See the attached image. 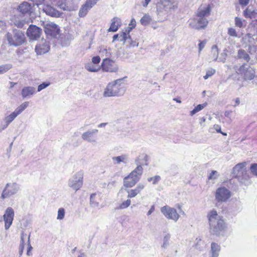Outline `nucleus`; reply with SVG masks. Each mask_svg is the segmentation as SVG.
<instances>
[{
  "label": "nucleus",
  "instance_id": "obj_2",
  "mask_svg": "<svg viewBox=\"0 0 257 257\" xmlns=\"http://www.w3.org/2000/svg\"><path fill=\"white\" fill-rule=\"evenodd\" d=\"M246 163L242 162L236 164L232 169L233 177L238 181L246 185L250 183V176L246 170Z\"/></svg>",
  "mask_w": 257,
  "mask_h": 257
},
{
  "label": "nucleus",
  "instance_id": "obj_21",
  "mask_svg": "<svg viewBox=\"0 0 257 257\" xmlns=\"http://www.w3.org/2000/svg\"><path fill=\"white\" fill-rule=\"evenodd\" d=\"M243 15L246 18L254 19L257 22V10L252 6H248L243 12Z\"/></svg>",
  "mask_w": 257,
  "mask_h": 257
},
{
  "label": "nucleus",
  "instance_id": "obj_9",
  "mask_svg": "<svg viewBox=\"0 0 257 257\" xmlns=\"http://www.w3.org/2000/svg\"><path fill=\"white\" fill-rule=\"evenodd\" d=\"M20 189L19 185L15 182L7 183L3 190L1 198L2 199L8 198L12 195L16 194Z\"/></svg>",
  "mask_w": 257,
  "mask_h": 257
},
{
  "label": "nucleus",
  "instance_id": "obj_16",
  "mask_svg": "<svg viewBox=\"0 0 257 257\" xmlns=\"http://www.w3.org/2000/svg\"><path fill=\"white\" fill-rule=\"evenodd\" d=\"M14 215L15 212L14 209L11 207H8L6 209L5 214L3 215V218L5 221V228L6 230L9 229L12 224Z\"/></svg>",
  "mask_w": 257,
  "mask_h": 257
},
{
  "label": "nucleus",
  "instance_id": "obj_54",
  "mask_svg": "<svg viewBox=\"0 0 257 257\" xmlns=\"http://www.w3.org/2000/svg\"><path fill=\"white\" fill-rule=\"evenodd\" d=\"M218 176V172L216 171H212L208 177V179L215 180L217 178Z\"/></svg>",
  "mask_w": 257,
  "mask_h": 257
},
{
  "label": "nucleus",
  "instance_id": "obj_6",
  "mask_svg": "<svg viewBox=\"0 0 257 257\" xmlns=\"http://www.w3.org/2000/svg\"><path fill=\"white\" fill-rule=\"evenodd\" d=\"M28 106L29 102H24L16 108L10 114L6 116L4 119L5 123L2 125V130L6 128L9 124L12 122L19 114H20Z\"/></svg>",
  "mask_w": 257,
  "mask_h": 257
},
{
  "label": "nucleus",
  "instance_id": "obj_50",
  "mask_svg": "<svg viewBox=\"0 0 257 257\" xmlns=\"http://www.w3.org/2000/svg\"><path fill=\"white\" fill-rule=\"evenodd\" d=\"M243 21L240 18L235 17V25L236 27L241 28L243 27Z\"/></svg>",
  "mask_w": 257,
  "mask_h": 257
},
{
  "label": "nucleus",
  "instance_id": "obj_40",
  "mask_svg": "<svg viewBox=\"0 0 257 257\" xmlns=\"http://www.w3.org/2000/svg\"><path fill=\"white\" fill-rule=\"evenodd\" d=\"M126 32H121L119 34L114 35L113 36V41H115L117 40L120 42H123V40L125 39V37H126Z\"/></svg>",
  "mask_w": 257,
  "mask_h": 257
},
{
  "label": "nucleus",
  "instance_id": "obj_42",
  "mask_svg": "<svg viewBox=\"0 0 257 257\" xmlns=\"http://www.w3.org/2000/svg\"><path fill=\"white\" fill-rule=\"evenodd\" d=\"M131 201L130 198H128L127 200L123 201L119 206L118 208L120 209H123L127 208L131 205Z\"/></svg>",
  "mask_w": 257,
  "mask_h": 257
},
{
  "label": "nucleus",
  "instance_id": "obj_3",
  "mask_svg": "<svg viewBox=\"0 0 257 257\" xmlns=\"http://www.w3.org/2000/svg\"><path fill=\"white\" fill-rule=\"evenodd\" d=\"M8 44L11 46H19L23 44L25 41V35L22 31L13 30L12 33L8 32L6 35Z\"/></svg>",
  "mask_w": 257,
  "mask_h": 257
},
{
  "label": "nucleus",
  "instance_id": "obj_32",
  "mask_svg": "<svg viewBox=\"0 0 257 257\" xmlns=\"http://www.w3.org/2000/svg\"><path fill=\"white\" fill-rule=\"evenodd\" d=\"M237 57L239 59H242L244 61L248 62L250 60V56L243 49H239L237 54Z\"/></svg>",
  "mask_w": 257,
  "mask_h": 257
},
{
  "label": "nucleus",
  "instance_id": "obj_51",
  "mask_svg": "<svg viewBox=\"0 0 257 257\" xmlns=\"http://www.w3.org/2000/svg\"><path fill=\"white\" fill-rule=\"evenodd\" d=\"M28 236H27L26 233H25L23 232L21 235V242L20 245H23L25 246V241L27 240H28Z\"/></svg>",
  "mask_w": 257,
  "mask_h": 257
},
{
  "label": "nucleus",
  "instance_id": "obj_28",
  "mask_svg": "<svg viewBox=\"0 0 257 257\" xmlns=\"http://www.w3.org/2000/svg\"><path fill=\"white\" fill-rule=\"evenodd\" d=\"M211 8L209 5L201 7L198 10L197 16L200 17L206 18L209 16Z\"/></svg>",
  "mask_w": 257,
  "mask_h": 257
},
{
  "label": "nucleus",
  "instance_id": "obj_8",
  "mask_svg": "<svg viewBox=\"0 0 257 257\" xmlns=\"http://www.w3.org/2000/svg\"><path fill=\"white\" fill-rule=\"evenodd\" d=\"M136 164L138 165L136 168L131 173V175L136 176L140 179L143 174V168L142 165H148V156L143 154L140 155L135 160Z\"/></svg>",
  "mask_w": 257,
  "mask_h": 257
},
{
  "label": "nucleus",
  "instance_id": "obj_58",
  "mask_svg": "<svg viewBox=\"0 0 257 257\" xmlns=\"http://www.w3.org/2000/svg\"><path fill=\"white\" fill-rule=\"evenodd\" d=\"M99 1L100 0H86L85 3L93 8Z\"/></svg>",
  "mask_w": 257,
  "mask_h": 257
},
{
  "label": "nucleus",
  "instance_id": "obj_12",
  "mask_svg": "<svg viewBox=\"0 0 257 257\" xmlns=\"http://www.w3.org/2000/svg\"><path fill=\"white\" fill-rule=\"evenodd\" d=\"M231 196L230 191L224 187L217 189L215 194V200L218 202H224L227 201Z\"/></svg>",
  "mask_w": 257,
  "mask_h": 257
},
{
  "label": "nucleus",
  "instance_id": "obj_52",
  "mask_svg": "<svg viewBox=\"0 0 257 257\" xmlns=\"http://www.w3.org/2000/svg\"><path fill=\"white\" fill-rule=\"evenodd\" d=\"M50 85V82H44L41 84H40L38 87V90L37 91L38 92L41 91L43 89L46 88L48 86H49Z\"/></svg>",
  "mask_w": 257,
  "mask_h": 257
},
{
  "label": "nucleus",
  "instance_id": "obj_18",
  "mask_svg": "<svg viewBox=\"0 0 257 257\" xmlns=\"http://www.w3.org/2000/svg\"><path fill=\"white\" fill-rule=\"evenodd\" d=\"M41 29L35 25H30L27 31L28 37L32 40H35L40 37Z\"/></svg>",
  "mask_w": 257,
  "mask_h": 257
},
{
  "label": "nucleus",
  "instance_id": "obj_20",
  "mask_svg": "<svg viewBox=\"0 0 257 257\" xmlns=\"http://www.w3.org/2000/svg\"><path fill=\"white\" fill-rule=\"evenodd\" d=\"M50 49V46L49 43L44 40L42 41L36 46L35 51L37 54L41 55L45 54L49 51Z\"/></svg>",
  "mask_w": 257,
  "mask_h": 257
},
{
  "label": "nucleus",
  "instance_id": "obj_63",
  "mask_svg": "<svg viewBox=\"0 0 257 257\" xmlns=\"http://www.w3.org/2000/svg\"><path fill=\"white\" fill-rule=\"evenodd\" d=\"M136 26V22L134 19H132L129 24L128 26H131L132 28H134Z\"/></svg>",
  "mask_w": 257,
  "mask_h": 257
},
{
  "label": "nucleus",
  "instance_id": "obj_64",
  "mask_svg": "<svg viewBox=\"0 0 257 257\" xmlns=\"http://www.w3.org/2000/svg\"><path fill=\"white\" fill-rule=\"evenodd\" d=\"M33 2L35 5H39L42 4L45 0H31Z\"/></svg>",
  "mask_w": 257,
  "mask_h": 257
},
{
  "label": "nucleus",
  "instance_id": "obj_49",
  "mask_svg": "<svg viewBox=\"0 0 257 257\" xmlns=\"http://www.w3.org/2000/svg\"><path fill=\"white\" fill-rule=\"evenodd\" d=\"M251 174L257 177V163L252 164L250 167Z\"/></svg>",
  "mask_w": 257,
  "mask_h": 257
},
{
  "label": "nucleus",
  "instance_id": "obj_24",
  "mask_svg": "<svg viewBox=\"0 0 257 257\" xmlns=\"http://www.w3.org/2000/svg\"><path fill=\"white\" fill-rule=\"evenodd\" d=\"M145 188V185L142 183L138 184L137 187L134 189H126L127 193V198H132L135 197L137 195L140 193L142 190Z\"/></svg>",
  "mask_w": 257,
  "mask_h": 257
},
{
  "label": "nucleus",
  "instance_id": "obj_57",
  "mask_svg": "<svg viewBox=\"0 0 257 257\" xmlns=\"http://www.w3.org/2000/svg\"><path fill=\"white\" fill-rule=\"evenodd\" d=\"M213 128H214V130H216V131L217 133H221V134H222L224 136H226L227 135L226 133H223V132H221V126L219 125H218V124H214V126H213Z\"/></svg>",
  "mask_w": 257,
  "mask_h": 257
},
{
  "label": "nucleus",
  "instance_id": "obj_61",
  "mask_svg": "<svg viewBox=\"0 0 257 257\" xmlns=\"http://www.w3.org/2000/svg\"><path fill=\"white\" fill-rule=\"evenodd\" d=\"M239 1V4L242 6V7H245L246 6L248 3L249 0H238Z\"/></svg>",
  "mask_w": 257,
  "mask_h": 257
},
{
  "label": "nucleus",
  "instance_id": "obj_39",
  "mask_svg": "<svg viewBox=\"0 0 257 257\" xmlns=\"http://www.w3.org/2000/svg\"><path fill=\"white\" fill-rule=\"evenodd\" d=\"M99 54L101 57H105L108 58L111 56L110 49L101 48L99 51Z\"/></svg>",
  "mask_w": 257,
  "mask_h": 257
},
{
  "label": "nucleus",
  "instance_id": "obj_33",
  "mask_svg": "<svg viewBox=\"0 0 257 257\" xmlns=\"http://www.w3.org/2000/svg\"><path fill=\"white\" fill-rule=\"evenodd\" d=\"M211 250L212 257H218L220 250V247L217 243L213 242L211 244Z\"/></svg>",
  "mask_w": 257,
  "mask_h": 257
},
{
  "label": "nucleus",
  "instance_id": "obj_38",
  "mask_svg": "<svg viewBox=\"0 0 257 257\" xmlns=\"http://www.w3.org/2000/svg\"><path fill=\"white\" fill-rule=\"evenodd\" d=\"M96 194L95 193L92 194L90 197V204L92 207H97L99 205V202L96 200Z\"/></svg>",
  "mask_w": 257,
  "mask_h": 257
},
{
  "label": "nucleus",
  "instance_id": "obj_7",
  "mask_svg": "<svg viewBox=\"0 0 257 257\" xmlns=\"http://www.w3.org/2000/svg\"><path fill=\"white\" fill-rule=\"evenodd\" d=\"M236 72L245 80H251L255 76L254 69L247 63H243L240 66Z\"/></svg>",
  "mask_w": 257,
  "mask_h": 257
},
{
  "label": "nucleus",
  "instance_id": "obj_10",
  "mask_svg": "<svg viewBox=\"0 0 257 257\" xmlns=\"http://www.w3.org/2000/svg\"><path fill=\"white\" fill-rule=\"evenodd\" d=\"M160 210L164 216L168 219H171L176 222L180 218V216L178 213L176 209L168 205L161 207Z\"/></svg>",
  "mask_w": 257,
  "mask_h": 257
},
{
  "label": "nucleus",
  "instance_id": "obj_4",
  "mask_svg": "<svg viewBox=\"0 0 257 257\" xmlns=\"http://www.w3.org/2000/svg\"><path fill=\"white\" fill-rule=\"evenodd\" d=\"M126 77H124L123 78L118 79L109 82L105 88L103 95L104 97H111L121 94V82Z\"/></svg>",
  "mask_w": 257,
  "mask_h": 257
},
{
  "label": "nucleus",
  "instance_id": "obj_44",
  "mask_svg": "<svg viewBox=\"0 0 257 257\" xmlns=\"http://www.w3.org/2000/svg\"><path fill=\"white\" fill-rule=\"evenodd\" d=\"M65 211L63 208H60L58 209L57 219L62 220L65 216Z\"/></svg>",
  "mask_w": 257,
  "mask_h": 257
},
{
  "label": "nucleus",
  "instance_id": "obj_1",
  "mask_svg": "<svg viewBox=\"0 0 257 257\" xmlns=\"http://www.w3.org/2000/svg\"><path fill=\"white\" fill-rule=\"evenodd\" d=\"M209 223L210 232L212 233L217 234L223 230L225 227L224 220L214 210L210 211L207 215Z\"/></svg>",
  "mask_w": 257,
  "mask_h": 257
},
{
  "label": "nucleus",
  "instance_id": "obj_45",
  "mask_svg": "<svg viewBox=\"0 0 257 257\" xmlns=\"http://www.w3.org/2000/svg\"><path fill=\"white\" fill-rule=\"evenodd\" d=\"M170 238V234H167L164 236L163 238V243L162 245V247L166 248L168 246Z\"/></svg>",
  "mask_w": 257,
  "mask_h": 257
},
{
  "label": "nucleus",
  "instance_id": "obj_5",
  "mask_svg": "<svg viewBox=\"0 0 257 257\" xmlns=\"http://www.w3.org/2000/svg\"><path fill=\"white\" fill-rule=\"evenodd\" d=\"M83 177L84 171L82 170L77 171L68 180V186L76 191H78L83 185Z\"/></svg>",
  "mask_w": 257,
  "mask_h": 257
},
{
  "label": "nucleus",
  "instance_id": "obj_36",
  "mask_svg": "<svg viewBox=\"0 0 257 257\" xmlns=\"http://www.w3.org/2000/svg\"><path fill=\"white\" fill-rule=\"evenodd\" d=\"M207 105V102H205L203 104H198L197 106H196L190 112V115L191 116L194 115L197 112L202 110L204 107H205Z\"/></svg>",
  "mask_w": 257,
  "mask_h": 257
},
{
  "label": "nucleus",
  "instance_id": "obj_53",
  "mask_svg": "<svg viewBox=\"0 0 257 257\" xmlns=\"http://www.w3.org/2000/svg\"><path fill=\"white\" fill-rule=\"evenodd\" d=\"M228 34L231 37H237V34L235 29L230 28L228 30Z\"/></svg>",
  "mask_w": 257,
  "mask_h": 257
},
{
  "label": "nucleus",
  "instance_id": "obj_25",
  "mask_svg": "<svg viewBox=\"0 0 257 257\" xmlns=\"http://www.w3.org/2000/svg\"><path fill=\"white\" fill-rule=\"evenodd\" d=\"M113 164L115 165H119L121 163L127 164L130 162L129 155L126 154L120 156L113 157L112 158Z\"/></svg>",
  "mask_w": 257,
  "mask_h": 257
},
{
  "label": "nucleus",
  "instance_id": "obj_34",
  "mask_svg": "<svg viewBox=\"0 0 257 257\" xmlns=\"http://www.w3.org/2000/svg\"><path fill=\"white\" fill-rule=\"evenodd\" d=\"M219 50L216 45H213L211 47L210 58L213 61H217L218 58Z\"/></svg>",
  "mask_w": 257,
  "mask_h": 257
},
{
  "label": "nucleus",
  "instance_id": "obj_29",
  "mask_svg": "<svg viewBox=\"0 0 257 257\" xmlns=\"http://www.w3.org/2000/svg\"><path fill=\"white\" fill-rule=\"evenodd\" d=\"M121 22L119 18L115 17L111 20V24L110 28L108 29V32H116L118 28L121 26Z\"/></svg>",
  "mask_w": 257,
  "mask_h": 257
},
{
  "label": "nucleus",
  "instance_id": "obj_43",
  "mask_svg": "<svg viewBox=\"0 0 257 257\" xmlns=\"http://www.w3.org/2000/svg\"><path fill=\"white\" fill-rule=\"evenodd\" d=\"M148 181L149 182H152V184L154 185L157 184L161 180V177L158 175H156L153 177H149L148 178Z\"/></svg>",
  "mask_w": 257,
  "mask_h": 257
},
{
  "label": "nucleus",
  "instance_id": "obj_27",
  "mask_svg": "<svg viewBox=\"0 0 257 257\" xmlns=\"http://www.w3.org/2000/svg\"><path fill=\"white\" fill-rule=\"evenodd\" d=\"M36 92V89L32 86H25L23 88L21 91V95L23 98L31 97Z\"/></svg>",
  "mask_w": 257,
  "mask_h": 257
},
{
  "label": "nucleus",
  "instance_id": "obj_14",
  "mask_svg": "<svg viewBox=\"0 0 257 257\" xmlns=\"http://www.w3.org/2000/svg\"><path fill=\"white\" fill-rule=\"evenodd\" d=\"M57 6L63 11H75L77 7L75 0H58Z\"/></svg>",
  "mask_w": 257,
  "mask_h": 257
},
{
  "label": "nucleus",
  "instance_id": "obj_37",
  "mask_svg": "<svg viewBox=\"0 0 257 257\" xmlns=\"http://www.w3.org/2000/svg\"><path fill=\"white\" fill-rule=\"evenodd\" d=\"M152 21L151 17L148 15L145 14L140 20L141 24L143 26H147L149 25Z\"/></svg>",
  "mask_w": 257,
  "mask_h": 257
},
{
  "label": "nucleus",
  "instance_id": "obj_56",
  "mask_svg": "<svg viewBox=\"0 0 257 257\" xmlns=\"http://www.w3.org/2000/svg\"><path fill=\"white\" fill-rule=\"evenodd\" d=\"M30 235H29L28 236V241H27V243H28V250H27V254L29 256L31 255V253H30V251L32 249L33 247L32 246H31V244H30Z\"/></svg>",
  "mask_w": 257,
  "mask_h": 257
},
{
  "label": "nucleus",
  "instance_id": "obj_55",
  "mask_svg": "<svg viewBox=\"0 0 257 257\" xmlns=\"http://www.w3.org/2000/svg\"><path fill=\"white\" fill-rule=\"evenodd\" d=\"M248 50L249 51V52L251 54L252 53L255 52L257 50V47L253 45V44L251 45H248Z\"/></svg>",
  "mask_w": 257,
  "mask_h": 257
},
{
  "label": "nucleus",
  "instance_id": "obj_60",
  "mask_svg": "<svg viewBox=\"0 0 257 257\" xmlns=\"http://www.w3.org/2000/svg\"><path fill=\"white\" fill-rule=\"evenodd\" d=\"M100 61V58L99 56L93 57L92 59V62L93 64L97 65L99 63Z\"/></svg>",
  "mask_w": 257,
  "mask_h": 257
},
{
  "label": "nucleus",
  "instance_id": "obj_22",
  "mask_svg": "<svg viewBox=\"0 0 257 257\" xmlns=\"http://www.w3.org/2000/svg\"><path fill=\"white\" fill-rule=\"evenodd\" d=\"M139 180L138 177L134 175L132 176L130 173L127 176L124 178L123 186L126 188H131L134 186Z\"/></svg>",
  "mask_w": 257,
  "mask_h": 257
},
{
  "label": "nucleus",
  "instance_id": "obj_48",
  "mask_svg": "<svg viewBox=\"0 0 257 257\" xmlns=\"http://www.w3.org/2000/svg\"><path fill=\"white\" fill-rule=\"evenodd\" d=\"M11 67L8 64L0 65V74L6 73L11 68Z\"/></svg>",
  "mask_w": 257,
  "mask_h": 257
},
{
  "label": "nucleus",
  "instance_id": "obj_31",
  "mask_svg": "<svg viewBox=\"0 0 257 257\" xmlns=\"http://www.w3.org/2000/svg\"><path fill=\"white\" fill-rule=\"evenodd\" d=\"M126 37L123 40V43L125 44L128 47H138L139 43L136 40H133L130 35L126 33Z\"/></svg>",
  "mask_w": 257,
  "mask_h": 257
},
{
  "label": "nucleus",
  "instance_id": "obj_11",
  "mask_svg": "<svg viewBox=\"0 0 257 257\" xmlns=\"http://www.w3.org/2000/svg\"><path fill=\"white\" fill-rule=\"evenodd\" d=\"M208 21L206 18H203L197 16L196 18L190 19L189 21V26L190 28L196 30L205 28L208 25Z\"/></svg>",
  "mask_w": 257,
  "mask_h": 257
},
{
  "label": "nucleus",
  "instance_id": "obj_46",
  "mask_svg": "<svg viewBox=\"0 0 257 257\" xmlns=\"http://www.w3.org/2000/svg\"><path fill=\"white\" fill-rule=\"evenodd\" d=\"M227 56V51L226 50H224L220 54V57L218 58L219 61L224 63L226 60Z\"/></svg>",
  "mask_w": 257,
  "mask_h": 257
},
{
  "label": "nucleus",
  "instance_id": "obj_23",
  "mask_svg": "<svg viewBox=\"0 0 257 257\" xmlns=\"http://www.w3.org/2000/svg\"><path fill=\"white\" fill-rule=\"evenodd\" d=\"M43 11L47 15L53 17H59L62 14L61 12L49 5H44L43 8Z\"/></svg>",
  "mask_w": 257,
  "mask_h": 257
},
{
  "label": "nucleus",
  "instance_id": "obj_15",
  "mask_svg": "<svg viewBox=\"0 0 257 257\" xmlns=\"http://www.w3.org/2000/svg\"><path fill=\"white\" fill-rule=\"evenodd\" d=\"M44 31L47 36L56 38L59 34V29L58 26L54 23L48 22L44 24Z\"/></svg>",
  "mask_w": 257,
  "mask_h": 257
},
{
  "label": "nucleus",
  "instance_id": "obj_62",
  "mask_svg": "<svg viewBox=\"0 0 257 257\" xmlns=\"http://www.w3.org/2000/svg\"><path fill=\"white\" fill-rule=\"evenodd\" d=\"M151 1L152 0H144L142 2L141 4L144 8H147Z\"/></svg>",
  "mask_w": 257,
  "mask_h": 257
},
{
  "label": "nucleus",
  "instance_id": "obj_41",
  "mask_svg": "<svg viewBox=\"0 0 257 257\" xmlns=\"http://www.w3.org/2000/svg\"><path fill=\"white\" fill-rule=\"evenodd\" d=\"M85 68L90 72H96L100 69V67L93 64H88L85 66Z\"/></svg>",
  "mask_w": 257,
  "mask_h": 257
},
{
  "label": "nucleus",
  "instance_id": "obj_59",
  "mask_svg": "<svg viewBox=\"0 0 257 257\" xmlns=\"http://www.w3.org/2000/svg\"><path fill=\"white\" fill-rule=\"evenodd\" d=\"M207 43V41L204 40L202 41H200L199 44V52L202 51V50L204 48Z\"/></svg>",
  "mask_w": 257,
  "mask_h": 257
},
{
  "label": "nucleus",
  "instance_id": "obj_26",
  "mask_svg": "<svg viewBox=\"0 0 257 257\" xmlns=\"http://www.w3.org/2000/svg\"><path fill=\"white\" fill-rule=\"evenodd\" d=\"M32 7L31 5L26 2L21 4L18 7L17 10L22 14H30Z\"/></svg>",
  "mask_w": 257,
  "mask_h": 257
},
{
  "label": "nucleus",
  "instance_id": "obj_30",
  "mask_svg": "<svg viewBox=\"0 0 257 257\" xmlns=\"http://www.w3.org/2000/svg\"><path fill=\"white\" fill-rule=\"evenodd\" d=\"M91 8H92V7L85 2L80 8L78 13L79 16L81 18L84 17Z\"/></svg>",
  "mask_w": 257,
  "mask_h": 257
},
{
  "label": "nucleus",
  "instance_id": "obj_19",
  "mask_svg": "<svg viewBox=\"0 0 257 257\" xmlns=\"http://www.w3.org/2000/svg\"><path fill=\"white\" fill-rule=\"evenodd\" d=\"M98 132V131L97 129L88 130L82 134L81 138L84 141L89 143H96V139L95 135L97 134Z\"/></svg>",
  "mask_w": 257,
  "mask_h": 257
},
{
  "label": "nucleus",
  "instance_id": "obj_17",
  "mask_svg": "<svg viewBox=\"0 0 257 257\" xmlns=\"http://www.w3.org/2000/svg\"><path fill=\"white\" fill-rule=\"evenodd\" d=\"M176 7L170 1L163 0L157 6V11L159 14L167 13L171 9H175Z\"/></svg>",
  "mask_w": 257,
  "mask_h": 257
},
{
  "label": "nucleus",
  "instance_id": "obj_47",
  "mask_svg": "<svg viewBox=\"0 0 257 257\" xmlns=\"http://www.w3.org/2000/svg\"><path fill=\"white\" fill-rule=\"evenodd\" d=\"M216 71L215 69L211 68L209 70H207L206 75L203 76L204 79H207L209 77L212 76L215 73Z\"/></svg>",
  "mask_w": 257,
  "mask_h": 257
},
{
  "label": "nucleus",
  "instance_id": "obj_35",
  "mask_svg": "<svg viewBox=\"0 0 257 257\" xmlns=\"http://www.w3.org/2000/svg\"><path fill=\"white\" fill-rule=\"evenodd\" d=\"M242 41L246 45L252 44L254 41V39L250 34H247L242 37ZM247 46H245L246 47Z\"/></svg>",
  "mask_w": 257,
  "mask_h": 257
},
{
  "label": "nucleus",
  "instance_id": "obj_13",
  "mask_svg": "<svg viewBox=\"0 0 257 257\" xmlns=\"http://www.w3.org/2000/svg\"><path fill=\"white\" fill-rule=\"evenodd\" d=\"M101 67L102 70L105 72L115 73L118 70V65L115 61L108 58L103 60Z\"/></svg>",
  "mask_w": 257,
  "mask_h": 257
}]
</instances>
